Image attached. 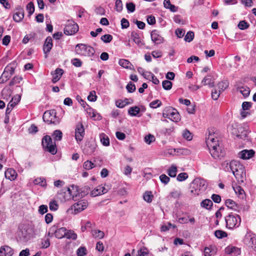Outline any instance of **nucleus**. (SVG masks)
I'll return each instance as SVG.
<instances>
[{
	"label": "nucleus",
	"instance_id": "1",
	"mask_svg": "<svg viewBox=\"0 0 256 256\" xmlns=\"http://www.w3.org/2000/svg\"><path fill=\"white\" fill-rule=\"evenodd\" d=\"M206 140V146L212 158L215 159L221 158L224 156V152L220 146L219 140L217 138H215L214 134H209Z\"/></svg>",
	"mask_w": 256,
	"mask_h": 256
},
{
	"label": "nucleus",
	"instance_id": "2",
	"mask_svg": "<svg viewBox=\"0 0 256 256\" xmlns=\"http://www.w3.org/2000/svg\"><path fill=\"white\" fill-rule=\"evenodd\" d=\"M231 166V172L238 183L244 182L246 180V172L244 165L238 160H232Z\"/></svg>",
	"mask_w": 256,
	"mask_h": 256
},
{
	"label": "nucleus",
	"instance_id": "3",
	"mask_svg": "<svg viewBox=\"0 0 256 256\" xmlns=\"http://www.w3.org/2000/svg\"><path fill=\"white\" fill-rule=\"evenodd\" d=\"M206 188V182L200 178H195L191 183L190 187L191 194L194 196L199 195Z\"/></svg>",
	"mask_w": 256,
	"mask_h": 256
},
{
	"label": "nucleus",
	"instance_id": "4",
	"mask_svg": "<svg viewBox=\"0 0 256 256\" xmlns=\"http://www.w3.org/2000/svg\"><path fill=\"white\" fill-rule=\"evenodd\" d=\"M42 145L44 151L55 154L57 152V148L55 142H53L51 137L48 135L45 136L42 139Z\"/></svg>",
	"mask_w": 256,
	"mask_h": 256
},
{
	"label": "nucleus",
	"instance_id": "5",
	"mask_svg": "<svg viewBox=\"0 0 256 256\" xmlns=\"http://www.w3.org/2000/svg\"><path fill=\"white\" fill-rule=\"evenodd\" d=\"M226 227L229 229L238 228L241 222V218L238 214H230L225 217Z\"/></svg>",
	"mask_w": 256,
	"mask_h": 256
},
{
	"label": "nucleus",
	"instance_id": "6",
	"mask_svg": "<svg viewBox=\"0 0 256 256\" xmlns=\"http://www.w3.org/2000/svg\"><path fill=\"white\" fill-rule=\"evenodd\" d=\"M162 116L174 122H178L180 120V114L177 110L171 106L164 108L162 112Z\"/></svg>",
	"mask_w": 256,
	"mask_h": 256
},
{
	"label": "nucleus",
	"instance_id": "7",
	"mask_svg": "<svg viewBox=\"0 0 256 256\" xmlns=\"http://www.w3.org/2000/svg\"><path fill=\"white\" fill-rule=\"evenodd\" d=\"M76 52L80 56H92L94 54L95 50L90 46L79 44L76 46Z\"/></svg>",
	"mask_w": 256,
	"mask_h": 256
},
{
	"label": "nucleus",
	"instance_id": "8",
	"mask_svg": "<svg viewBox=\"0 0 256 256\" xmlns=\"http://www.w3.org/2000/svg\"><path fill=\"white\" fill-rule=\"evenodd\" d=\"M55 110H48L44 112L42 119L44 122L48 124H57L59 122V120L57 118Z\"/></svg>",
	"mask_w": 256,
	"mask_h": 256
},
{
	"label": "nucleus",
	"instance_id": "9",
	"mask_svg": "<svg viewBox=\"0 0 256 256\" xmlns=\"http://www.w3.org/2000/svg\"><path fill=\"white\" fill-rule=\"evenodd\" d=\"M64 30L65 34L72 35L78 30V24L72 20H68Z\"/></svg>",
	"mask_w": 256,
	"mask_h": 256
},
{
	"label": "nucleus",
	"instance_id": "10",
	"mask_svg": "<svg viewBox=\"0 0 256 256\" xmlns=\"http://www.w3.org/2000/svg\"><path fill=\"white\" fill-rule=\"evenodd\" d=\"M244 242L248 246L252 248L256 252V235L254 234H247L245 236Z\"/></svg>",
	"mask_w": 256,
	"mask_h": 256
},
{
	"label": "nucleus",
	"instance_id": "11",
	"mask_svg": "<svg viewBox=\"0 0 256 256\" xmlns=\"http://www.w3.org/2000/svg\"><path fill=\"white\" fill-rule=\"evenodd\" d=\"M50 230L54 232L56 238L60 239L65 236L66 229L64 227L58 228V226L55 224L50 228Z\"/></svg>",
	"mask_w": 256,
	"mask_h": 256
},
{
	"label": "nucleus",
	"instance_id": "12",
	"mask_svg": "<svg viewBox=\"0 0 256 256\" xmlns=\"http://www.w3.org/2000/svg\"><path fill=\"white\" fill-rule=\"evenodd\" d=\"M85 132L82 123H78L75 128V138L77 142H81L84 136Z\"/></svg>",
	"mask_w": 256,
	"mask_h": 256
},
{
	"label": "nucleus",
	"instance_id": "13",
	"mask_svg": "<svg viewBox=\"0 0 256 256\" xmlns=\"http://www.w3.org/2000/svg\"><path fill=\"white\" fill-rule=\"evenodd\" d=\"M88 206V202L86 200H80L73 205L75 214L79 213L85 210Z\"/></svg>",
	"mask_w": 256,
	"mask_h": 256
},
{
	"label": "nucleus",
	"instance_id": "14",
	"mask_svg": "<svg viewBox=\"0 0 256 256\" xmlns=\"http://www.w3.org/2000/svg\"><path fill=\"white\" fill-rule=\"evenodd\" d=\"M53 46L52 40L51 37L48 36L45 40L43 46L44 52L45 54V58L48 56L47 54L48 53L52 50Z\"/></svg>",
	"mask_w": 256,
	"mask_h": 256
},
{
	"label": "nucleus",
	"instance_id": "15",
	"mask_svg": "<svg viewBox=\"0 0 256 256\" xmlns=\"http://www.w3.org/2000/svg\"><path fill=\"white\" fill-rule=\"evenodd\" d=\"M150 36L152 41L156 44H162L164 41V38L160 35L158 30H153Z\"/></svg>",
	"mask_w": 256,
	"mask_h": 256
},
{
	"label": "nucleus",
	"instance_id": "16",
	"mask_svg": "<svg viewBox=\"0 0 256 256\" xmlns=\"http://www.w3.org/2000/svg\"><path fill=\"white\" fill-rule=\"evenodd\" d=\"M17 12L13 15V20L16 22H20L24 18V9L20 6L16 8Z\"/></svg>",
	"mask_w": 256,
	"mask_h": 256
},
{
	"label": "nucleus",
	"instance_id": "17",
	"mask_svg": "<svg viewBox=\"0 0 256 256\" xmlns=\"http://www.w3.org/2000/svg\"><path fill=\"white\" fill-rule=\"evenodd\" d=\"M255 154L253 150H244L238 153V156L243 160H248L252 158Z\"/></svg>",
	"mask_w": 256,
	"mask_h": 256
},
{
	"label": "nucleus",
	"instance_id": "18",
	"mask_svg": "<svg viewBox=\"0 0 256 256\" xmlns=\"http://www.w3.org/2000/svg\"><path fill=\"white\" fill-rule=\"evenodd\" d=\"M130 38L138 46H141L144 44L143 40L140 38V34L135 31L131 32Z\"/></svg>",
	"mask_w": 256,
	"mask_h": 256
},
{
	"label": "nucleus",
	"instance_id": "19",
	"mask_svg": "<svg viewBox=\"0 0 256 256\" xmlns=\"http://www.w3.org/2000/svg\"><path fill=\"white\" fill-rule=\"evenodd\" d=\"M108 192L107 189L102 186H98L90 192L92 196H96Z\"/></svg>",
	"mask_w": 256,
	"mask_h": 256
},
{
	"label": "nucleus",
	"instance_id": "20",
	"mask_svg": "<svg viewBox=\"0 0 256 256\" xmlns=\"http://www.w3.org/2000/svg\"><path fill=\"white\" fill-rule=\"evenodd\" d=\"M226 253L228 254H232L236 256L240 254V249L232 246H227L225 249Z\"/></svg>",
	"mask_w": 256,
	"mask_h": 256
},
{
	"label": "nucleus",
	"instance_id": "21",
	"mask_svg": "<svg viewBox=\"0 0 256 256\" xmlns=\"http://www.w3.org/2000/svg\"><path fill=\"white\" fill-rule=\"evenodd\" d=\"M64 70L60 68H57L54 72H52V83L54 84L58 81L64 74Z\"/></svg>",
	"mask_w": 256,
	"mask_h": 256
},
{
	"label": "nucleus",
	"instance_id": "22",
	"mask_svg": "<svg viewBox=\"0 0 256 256\" xmlns=\"http://www.w3.org/2000/svg\"><path fill=\"white\" fill-rule=\"evenodd\" d=\"M14 254L12 249L8 246H1L0 248V256H12Z\"/></svg>",
	"mask_w": 256,
	"mask_h": 256
},
{
	"label": "nucleus",
	"instance_id": "23",
	"mask_svg": "<svg viewBox=\"0 0 256 256\" xmlns=\"http://www.w3.org/2000/svg\"><path fill=\"white\" fill-rule=\"evenodd\" d=\"M203 86H208L210 88H212L214 86V80L213 77L210 75L205 76L202 81Z\"/></svg>",
	"mask_w": 256,
	"mask_h": 256
},
{
	"label": "nucleus",
	"instance_id": "24",
	"mask_svg": "<svg viewBox=\"0 0 256 256\" xmlns=\"http://www.w3.org/2000/svg\"><path fill=\"white\" fill-rule=\"evenodd\" d=\"M96 146L94 144L88 143L85 146L83 150L85 154L91 155L95 151Z\"/></svg>",
	"mask_w": 256,
	"mask_h": 256
},
{
	"label": "nucleus",
	"instance_id": "25",
	"mask_svg": "<svg viewBox=\"0 0 256 256\" xmlns=\"http://www.w3.org/2000/svg\"><path fill=\"white\" fill-rule=\"evenodd\" d=\"M5 177L10 180H14L16 178L17 173L12 168H8L5 172Z\"/></svg>",
	"mask_w": 256,
	"mask_h": 256
},
{
	"label": "nucleus",
	"instance_id": "26",
	"mask_svg": "<svg viewBox=\"0 0 256 256\" xmlns=\"http://www.w3.org/2000/svg\"><path fill=\"white\" fill-rule=\"evenodd\" d=\"M14 68H12L7 66L5 68L4 72L2 74V78L4 77L8 80L14 73Z\"/></svg>",
	"mask_w": 256,
	"mask_h": 256
},
{
	"label": "nucleus",
	"instance_id": "27",
	"mask_svg": "<svg viewBox=\"0 0 256 256\" xmlns=\"http://www.w3.org/2000/svg\"><path fill=\"white\" fill-rule=\"evenodd\" d=\"M200 206L208 210H211L213 206L212 202L210 199H205L200 202Z\"/></svg>",
	"mask_w": 256,
	"mask_h": 256
},
{
	"label": "nucleus",
	"instance_id": "28",
	"mask_svg": "<svg viewBox=\"0 0 256 256\" xmlns=\"http://www.w3.org/2000/svg\"><path fill=\"white\" fill-rule=\"evenodd\" d=\"M164 6L166 9H169L172 12H176L178 8L170 3V0H164Z\"/></svg>",
	"mask_w": 256,
	"mask_h": 256
},
{
	"label": "nucleus",
	"instance_id": "29",
	"mask_svg": "<svg viewBox=\"0 0 256 256\" xmlns=\"http://www.w3.org/2000/svg\"><path fill=\"white\" fill-rule=\"evenodd\" d=\"M226 206L230 209L237 210L238 206L234 201L231 199H228L225 202Z\"/></svg>",
	"mask_w": 256,
	"mask_h": 256
},
{
	"label": "nucleus",
	"instance_id": "30",
	"mask_svg": "<svg viewBox=\"0 0 256 256\" xmlns=\"http://www.w3.org/2000/svg\"><path fill=\"white\" fill-rule=\"evenodd\" d=\"M100 139L102 144L104 146H108L110 145V140L107 135L104 133L100 134Z\"/></svg>",
	"mask_w": 256,
	"mask_h": 256
},
{
	"label": "nucleus",
	"instance_id": "31",
	"mask_svg": "<svg viewBox=\"0 0 256 256\" xmlns=\"http://www.w3.org/2000/svg\"><path fill=\"white\" fill-rule=\"evenodd\" d=\"M177 172V167L174 164L172 165L167 170L168 175L172 178L176 176Z\"/></svg>",
	"mask_w": 256,
	"mask_h": 256
},
{
	"label": "nucleus",
	"instance_id": "32",
	"mask_svg": "<svg viewBox=\"0 0 256 256\" xmlns=\"http://www.w3.org/2000/svg\"><path fill=\"white\" fill-rule=\"evenodd\" d=\"M240 92L243 95L245 98L248 97L250 95V89L247 86H242L238 88Z\"/></svg>",
	"mask_w": 256,
	"mask_h": 256
},
{
	"label": "nucleus",
	"instance_id": "33",
	"mask_svg": "<svg viewBox=\"0 0 256 256\" xmlns=\"http://www.w3.org/2000/svg\"><path fill=\"white\" fill-rule=\"evenodd\" d=\"M34 183L35 184L39 185L42 187L46 186V180L43 178H38L34 180Z\"/></svg>",
	"mask_w": 256,
	"mask_h": 256
},
{
	"label": "nucleus",
	"instance_id": "34",
	"mask_svg": "<svg viewBox=\"0 0 256 256\" xmlns=\"http://www.w3.org/2000/svg\"><path fill=\"white\" fill-rule=\"evenodd\" d=\"M140 112V108L137 106L130 107L128 110V114L132 116H136Z\"/></svg>",
	"mask_w": 256,
	"mask_h": 256
},
{
	"label": "nucleus",
	"instance_id": "35",
	"mask_svg": "<svg viewBox=\"0 0 256 256\" xmlns=\"http://www.w3.org/2000/svg\"><path fill=\"white\" fill-rule=\"evenodd\" d=\"M118 64L120 66L126 68L131 69L130 66H132V64L128 60L125 59H120L118 61Z\"/></svg>",
	"mask_w": 256,
	"mask_h": 256
},
{
	"label": "nucleus",
	"instance_id": "36",
	"mask_svg": "<svg viewBox=\"0 0 256 256\" xmlns=\"http://www.w3.org/2000/svg\"><path fill=\"white\" fill-rule=\"evenodd\" d=\"M228 85L229 82L227 80L220 82L218 84V89L220 92H222L228 88Z\"/></svg>",
	"mask_w": 256,
	"mask_h": 256
},
{
	"label": "nucleus",
	"instance_id": "37",
	"mask_svg": "<svg viewBox=\"0 0 256 256\" xmlns=\"http://www.w3.org/2000/svg\"><path fill=\"white\" fill-rule=\"evenodd\" d=\"M92 235L95 238L101 239L104 237V234L100 230H94L92 231Z\"/></svg>",
	"mask_w": 256,
	"mask_h": 256
},
{
	"label": "nucleus",
	"instance_id": "38",
	"mask_svg": "<svg viewBox=\"0 0 256 256\" xmlns=\"http://www.w3.org/2000/svg\"><path fill=\"white\" fill-rule=\"evenodd\" d=\"M2 94L4 98H8L11 96L12 94V90L10 88L6 87L2 90Z\"/></svg>",
	"mask_w": 256,
	"mask_h": 256
},
{
	"label": "nucleus",
	"instance_id": "39",
	"mask_svg": "<svg viewBox=\"0 0 256 256\" xmlns=\"http://www.w3.org/2000/svg\"><path fill=\"white\" fill-rule=\"evenodd\" d=\"M154 196L151 192H146L143 196L144 200L147 202H151Z\"/></svg>",
	"mask_w": 256,
	"mask_h": 256
},
{
	"label": "nucleus",
	"instance_id": "40",
	"mask_svg": "<svg viewBox=\"0 0 256 256\" xmlns=\"http://www.w3.org/2000/svg\"><path fill=\"white\" fill-rule=\"evenodd\" d=\"M222 168L226 172H230L232 170V160L228 162L226 161L223 162L222 164Z\"/></svg>",
	"mask_w": 256,
	"mask_h": 256
},
{
	"label": "nucleus",
	"instance_id": "41",
	"mask_svg": "<svg viewBox=\"0 0 256 256\" xmlns=\"http://www.w3.org/2000/svg\"><path fill=\"white\" fill-rule=\"evenodd\" d=\"M16 105V102H13L12 101H10L6 111V115L7 116L9 114L12 109Z\"/></svg>",
	"mask_w": 256,
	"mask_h": 256
},
{
	"label": "nucleus",
	"instance_id": "42",
	"mask_svg": "<svg viewBox=\"0 0 256 256\" xmlns=\"http://www.w3.org/2000/svg\"><path fill=\"white\" fill-rule=\"evenodd\" d=\"M162 105V102L159 100H153L149 104L150 107L152 108H156Z\"/></svg>",
	"mask_w": 256,
	"mask_h": 256
},
{
	"label": "nucleus",
	"instance_id": "43",
	"mask_svg": "<svg viewBox=\"0 0 256 256\" xmlns=\"http://www.w3.org/2000/svg\"><path fill=\"white\" fill-rule=\"evenodd\" d=\"M214 236L218 238H222L226 237L227 233L222 230H216L214 232Z\"/></svg>",
	"mask_w": 256,
	"mask_h": 256
},
{
	"label": "nucleus",
	"instance_id": "44",
	"mask_svg": "<svg viewBox=\"0 0 256 256\" xmlns=\"http://www.w3.org/2000/svg\"><path fill=\"white\" fill-rule=\"evenodd\" d=\"M22 80V78L21 76H14L10 82V86H12L20 84Z\"/></svg>",
	"mask_w": 256,
	"mask_h": 256
},
{
	"label": "nucleus",
	"instance_id": "45",
	"mask_svg": "<svg viewBox=\"0 0 256 256\" xmlns=\"http://www.w3.org/2000/svg\"><path fill=\"white\" fill-rule=\"evenodd\" d=\"M26 10L28 11V16H30L34 11V6L32 2H28L26 6Z\"/></svg>",
	"mask_w": 256,
	"mask_h": 256
},
{
	"label": "nucleus",
	"instance_id": "46",
	"mask_svg": "<svg viewBox=\"0 0 256 256\" xmlns=\"http://www.w3.org/2000/svg\"><path fill=\"white\" fill-rule=\"evenodd\" d=\"M194 34L192 31L188 32L184 37V40L187 42H192L194 38Z\"/></svg>",
	"mask_w": 256,
	"mask_h": 256
},
{
	"label": "nucleus",
	"instance_id": "47",
	"mask_svg": "<svg viewBox=\"0 0 256 256\" xmlns=\"http://www.w3.org/2000/svg\"><path fill=\"white\" fill-rule=\"evenodd\" d=\"M53 136L55 141L60 140L62 138V133L60 130H56L54 132Z\"/></svg>",
	"mask_w": 256,
	"mask_h": 256
},
{
	"label": "nucleus",
	"instance_id": "48",
	"mask_svg": "<svg viewBox=\"0 0 256 256\" xmlns=\"http://www.w3.org/2000/svg\"><path fill=\"white\" fill-rule=\"evenodd\" d=\"M101 40L105 43H109L112 40V36L109 34H106L101 36Z\"/></svg>",
	"mask_w": 256,
	"mask_h": 256
},
{
	"label": "nucleus",
	"instance_id": "49",
	"mask_svg": "<svg viewBox=\"0 0 256 256\" xmlns=\"http://www.w3.org/2000/svg\"><path fill=\"white\" fill-rule=\"evenodd\" d=\"M84 168L87 170H90L95 166L94 164L90 160H86L83 165Z\"/></svg>",
	"mask_w": 256,
	"mask_h": 256
},
{
	"label": "nucleus",
	"instance_id": "50",
	"mask_svg": "<svg viewBox=\"0 0 256 256\" xmlns=\"http://www.w3.org/2000/svg\"><path fill=\"white\" fill-rule=\"evenodd\" d=\"M162 88L166 90H170L172 87V82L169 80H165L162 82Z\"/></svg>",
	"mask_w": 256,
	"mask_h": 256
},
{
	"label": "nucleus",
	"instance_id": "51",
	"mask_svg": "<svg viewBox=\"0 0 256 256\" xmlns=\"http://www.w3.org/2000/svg\"><path fill=\"white\" fill-rule=\"evenodd\" d=\"M160 182L164 184H167L170 181V178L165 174H162L160 176Z\"/></svg>",
	"mask_w": 256,
	"mask_h": 256
},
{
	"label": "nucleus",
	"instance_id": "52",
	"mask_svg": "<svg viewBox=\"0 0 256 256\" xmlns=\"http://www.w3.org/2000/svg\"><path fill=\"white\" fill-rule=\"evenodd\" d=\"M126 89L128 92L132 93L136 90V86L132 82H130L126 86Z\"/></svg>",
	"mask_w": 256,
	"mask_h": 256
},
{
	"label": "nucleus",
	"instance_id": "53",
	"mask_svg": "<svg viewBox=\"0 0 256 256\" xmlns=\"http://www.w3.org/2000/svg\"><path fill=\"white\" fill-rule=\"evenodd\" d=\"M64 237L66 238H72V240H74L76 238L77 236L73 232L66 230Z\"/></svg>",
	"mask_w": 256,
	"mask_h": 256
},
{
	"label": "nucleus",
	"instance_id": "54",
	"mask_svg": "<svg viewBox=\"0 0 256 256\" xmlns=\"http://www.w3.org/2000/svg\"><path fill=\"white\" fill-rule=\"evenodd\" d=\"M250 26V24L248 22H246L245 20L240 21L238 24V28L240 30H246Z\"/></svg>",
	"mask_w": 256,
	"mask_h": 256
},
{
	"label": "nucleus",
	"instance_id": "55",
	"mask_svg": "<svg viewBox=\"0 0 256 256\" xmlns=\"http://www.w3.org/2000/svg\"><path fill=\"white\" fill-rule=\"evenodd\" d=\"M188 178V175L186 172H181L178 174L176 178V180L179 182H182L186 179H187Z\"/></svg>",
	"mask_w": 256,
	"mask_h": 256
},
{
	"label": "nucleus",
	"instance_id": "56",
	"mask_svg": "<svg viewBox=\"0 0 256 256\" xmlns=\"http://www.w3.org/2000/svg\"><path fill=\"white\" fill-rule=\"evenodd\" d=\"M78 256H84L86 254V249L84 247H80L76 252Z\"/></svg>",
	"mask_w": 256,
	"mask_h": 256
},
{
	"label": "nucleus",
	"instance_id": "57",
	"mask_svg": "<svg viewBox=\"0 0 256 256\" xmlns=\"http://www.w3.org/2000/svg\"><path fill=\"white\" fill-rule=\"evenodd\" d=\"M182 136L184 138L188 140H190L192 138V133L190 132L187 130H186L184 131Z\"/></svg>",
	"mask_w": 256,
	"mask_h": 256
},
{
	"label": "nucleus",
	"instance_id": "58",
	"mask_svg": "<svg viewBox=\"0 0 256 256\" xmlns=\"http://www.w3.org/2000/svg\"><path fill=\"white\" fill-rule=\"evenodd\" d=\"M220 92L219 90L218 91L216 90H212V98L214 100H217L220 96Z\"/></svg>",
	"mask_w": 256,
	"mask_h": 256
},
{
	"label": "nucleus",
	"instance_id": "59",
	"mask_svg": "<svg viewBox=\"0 0 256 256\" xmlns=\"http://www.w3.org/2000/svg\"><path fill=\"white\" fill-rule=\"evenodd\" d=\"M126 8L129 12H133L136 9L135 4L133 2L127 3L126 4Z\"/></svg>",
	"mask_w": 256,
	"mask_h": 256
},
{
	"label": "nucleus",
	"instance_id": "60",
	"mask_svg": "<svg viewBox=\"0 0 256 256\" xmlns=\"http://www.w3.org/2000/svg\"><path fill=\"white\" fill-rule=\"evenodd\" d=\"M58 206L56 201L53 200L50 202L49 208L50 210L55 211L58 210Z\"/></svg>",
	"mask_w": 256,
	"mask_h": 256
},
{
	"label": "nucleus",
	"instance_id": "61",
	"mask_svg": "<svg viewBox=\"0 0 256 256\" xmlns=\"http://www.w3.org/2000/svg\"><path fill=\"white\" fill-rule=\"evenodd\" d=\"M96 96L94 90L91 91L88 96V99L90 102H95L96 100Z\"/></svg>",
	"mask_w": 256,
	"mask_h": 256
},
{
	"label": "nucleus",
	"instance_id": "62",
	"mask_svg": "<svg viewBox=\"0 0 256 256\" xmlns=\"http://www.w3.org/2000/svg\"><path fill=\"white\" fill-rule=\"evenodd\" d=\"M155 140L154 136L151 134H149L146 136L144 138V141L148 144H150L152 142L154 141Z\"/></svg>",
	"mask_w": 256,
	"mask_h": 256
},
{
	"label": "nucleus",
	"instance_id": "63",
	"mask_svg": "<svg viewBox=\"0 0 256 256\" xmlns=\"http://www.w3.org/2000/svg\"><path fill=\"white\" fill-rule=\"evenodd\" d=\"M72 63L76 67H80L82 65V62L78 58H74L72 60Z\"/></svg>",
	"mask_w": 256,
	"mask_h": 256
},
{
	"label": "nucleus",
	"instance_id": "64",
	"mask_svg": "<svg viewBox=\"0 0 256 256\" xmlns=\"http://www.w3.org/2000/svg\"><path fill=\"white\" fill-rule=\"evenodd\" d=\"M146 255H148V252H147V249L144 248L143 250L140 249L138 251L136 256H146Z\"/></svg>",
	"mask_w": 256,
	"mask_h": 256
}]
</instances>
